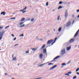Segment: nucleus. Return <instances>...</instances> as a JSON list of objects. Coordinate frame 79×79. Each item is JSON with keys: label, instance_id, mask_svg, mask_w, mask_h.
<instances>
[{"label": "nucleus", "instance_id": "f257e3e1", "mask_svg": "<svg viewBox=\"0 0 79 79\" xmlns=\"http://www.w3.org/2000/svg\"><path fill=\"white\" fill-rule=\"evenodd\" d=\"M5 31L4 30H2L1 31H0V40H1L3 38V33H5Z\"/></svg>", "mask_w": 79, "mask_h": 79}, {"label": "nucleus", "instance_id": "f03ea898", "mask_svg": "<svg viewBox=\"0 0 79 79\" xmlns=\"http://www.w3.org/2000/svg\"><path fill=\"white\" fill-rule=\"evenodd\" d=\"M60 57V56H57L56 57L54 58L53 59V60L50 61V62H55V60H57Z\"/></svg>", "mask_w": 79, "mask_h": 79}, {"label": "nucleus", "instance_id": "7ed1b4c3", "mask_svg": "<svg viewBox=\"0 0 79 79\" xmlns=\"http://www.w3.org/2000/svg\"><path fill=\"white\" fill-rule=\"evenodd\" d=\"M53 42V40L51 39L50 40H48L47 43V45H48V44H51L52 42Z\"/></svg>", "mask_w": 79, "mask_h": 79}, {"label": "nucleus", "instance_id": "20e7f679", "mask_svg": "<svg viewBox=\"0 0 79 79\" xmlns=\"http://www.w3.org/2000/svg\"><path fill=\"white\" fill-rule=\"evenodd\" d=\"M64 53H65V49H63L61 51L60 55H64Z\"/></svg>", "mask_w": 79, "mask_h": 79}, {"label": "nucleus", "instance_id": "39448f33", "mask_svg": "<svg viewBox=\"0 0 79 79\" xmlns=\"http://www.w3.org/2000/svg\"><path fill=\"white\" fill-rule=\"evenodd\" d=\"M59 39V37L56 38L55 39V40L52 43L51 45L50 46H49V47H50V46H52V45H53V44H54V43H55V42H56V40H57V39Z\"/></svg>", "mask_w": 79, "mask_h": 79}, {"label": "nucleus", "instance_id": "423d86ee", "mask_svg": "<svg viewBox=\"0 0 79 79\" xmlns=\"http://www.w3.org/2000/svg\"><path fill=\"white\" fill-rule=\"evenodd\" d=\"M71 24V22L70 21L68 22L66 24V27H69Z\"/></svg>", "mask_w": 79, "mask_h": 79}, {"label": "nucleus", "instance_id": "0eeeda50", "mask_svg": "<svg viewBox=\"0 0 79 79\" xmlns=\"http://www.w3.org/2000/svg\"><path fill=\"white\" fill-rule=\"evenodd\" d=\"M56 66H57V65H54V66H52L51 68L50 69V70H52V69H54V68H56Z\"/></svg>", "mask_w": 79, "mask_h": 79}, {"label": "nucleus", "instance_id": "6e6552de", "mask_svg": "<svg viewBox=\"0 0 79 79\" xmlns=\"http://www.w3.org/2000/svg\"><path fill=\"white\" fill-rule=\"evenodd\" d=\"M65 16L66 18H67V16H68V10H66V11L65 13Z\"/></svg>", "mask_w": 79, "mask_h": 79}, {"label": "nucleus", "instance_id": "1a4fd4ad", "mask_svg": "<svg viewBox=\"0 0 79 79\" xmlns=\"http://www.w3.org/2000/svg\"><path fill=\"white\" fill-rule=\"evenodd\" d=\"M79 29L77 31V32L75 34L74 37H76L77 35H78V33H79Z\"/></svg>", "mask_w": 79, "mask_h": 79}, {"label": "nucleus", "instance_id": "9d476101", "mask_svg": "<svg viewBox=\"0 0 79 79\" xmlns=\"http://www.w3.org/2000/svg\"><path fill=\"white\" fill-rule=\"evenodd\" d=\"M47 53V49H43V53L45 54Z\"/></svg>", "mask_w": 79, "mask_h": 79}, {"label": "nucleus", "instance_id": "9b49d317", "mask_svg": "<svg viewBox=\"0 0 79 79\" xmlns=\"http://www.w3.org/2000/svg\"><path fill=\"white\" fill-rule=\"evenodd\" d=\"M43 57V54H40V59H42V58Z\"/></svg>", "mask_w": 79, "mask_h": 79}, {"label": "nucleus", "instance_id": "f8f14e48", "mask_svg": "<svg viewBox=\"0 0 79 79\" xmlns=\"http://www.w3.org/2000/svg\"><path fill=\"white\" fill-rule=\"evenodd\" d=\"M74 41V39H71L70 40V43H72V42H73Z\"/></svg>", "mask_w": 79, "mask_h": 79}, {"label": "nucleus", "instance_id": "ddd939ff", "mask_svg": "<svg viewBox=\"0 0 79 79\" xmlns=\"http://www.w3.org/2000/svg\"><path fill=\"white\" fill-rule=\"evenodd\" d=\"M5 14H6V13L5 12V11H3L1 12V15H5Z\"/></svg>", "mask_w": 79, "mask_h": 79}, {"label": "nucleus", "instance_id": "4468645a", "mask_svg": "<svg viewBox=\"0 0 79 79\" xmlns=\"http://www.w3.org/2000/svg\"><path fill=\"white\" fill-rule=\"evenodd\" d=\"M45 64H44V63L42 64H41L39 65L38 67H42V66H44V65H45Z\"/></svg>", "mask_w": 79, "mask_h": 79}, {"label": "nucleus", "instance_id": "2eb2a0df", "mask_svg": "<svg viewBox=\"0 0 79 79\" xmlns=\"http://www.w3.org/2000/svg\"><path fill=\"white\" fill-rule=\"evenodd\" d=\"M12 60L13 61H16V60H17V59H16V57H14L12 59Z\"/></svg>", "mask_w": 79, "mask_h": 79}, {"label": "nucleus", "instance_id": "dca6fc26", "mask_svg": "<svg viewBox=\"0 0 79 79\" xmlns=\"http://www.w3.org/2000/svg\"><path fill=\"white\" fill-rule=\"evenodd\" d=\"M66 64H65V63H63L61 65H62V66L61 67V68H63V66H65Z\"/></svg>", "mask_w": 79, "mask_h": 79}, {"label": "nucleus", "instance_id": "f3484780", "mask_svg": "<svg viewBox=\"0 0 79 79\" xmlns=\"http://www.w3.org/2000/svg\"><path fill=\"white\" fill-rule=\"evenodd\" d=\"M24 20H25V18H23L21 19V20H20V21H24Z\"/></svg>", "mask_w": 79, "mask_h": 79}, {"label": "nucleus", "instance_id": "a211bd4d", "mask_svg": "<svg viewBox=\"0 0 79 79\" xmlns=\"http://www.w3.org/2000/svg\"><path fill=\"white\" fill-rule=\"evenodd\" d=\"M71 46H70L69 47H67V50H69L71 49Z\"/></svg>", "mask_w": 79, "mask_h": 79}, {"label": "nucleus", "instance_id": "6ab92c4d", "mask_svg": "<svg viewBox=\"0 0 79 79\" xmlns=\"http://www.w3.org/2000/svg\"><path fill=\"white\" fill-rule=\"evenodd\" d=\"M45 47V44H44L42 47L41 48V49H43L44 47Z\"/></svg>", "mask_w": 79, "mask_h": 79}, {"label": "nucleus", "instance_id": "aec40b11", "mask_svg": "<svg viewBox=\"0 0 79 79\" xmlns=\"http://www.w3.org/2000/svg\"><path fill=\"white\" fill-rule=\"evenodd\" d=\"M48 65H53V64L52 63H49L48 64Z\"/></svg>", "mask_w": 79, "mask_h": 79}, {"label": "nucleus", "instance_id": "412c9836", "mask_svg": "<svg viewBox=\"0 0 79 79\" xmlns=\"http://www.w3.org/2000/svg\"><path fill=\"white\" fill-rule=\"evenodd\" d=\"M38 62V61H36L34 64H33V65H35Z\"/></svg>", "mask_w": 79, "mask_h": 79}, {"label": "nucleus", "instance_id": "4be33fe9", "mask_svg": "<svg viewBox=\"0 0 79 79\" xmlns=\"http://www.w3.org/2000/svg\"><path fill=\"white\" fill-rule=\"evenodd\" d=\"M32 50L33 51H35V50H37V49L36 48H32Z\"/></svg>", "mask_w": 79, "mask_h": 79}, {"label": "nucleus", "instance_id": "5701e85b", "mask_svg": "<svg viewBox=\"0 0 79 79\" xmlns=\"http://www.w3.org/2000/svg\"><path fill=\"white\" fill-rule=\"evenodd\" d=\"M3 27H0V30H2L3 29Z\"/></svg>", "mask_w": 79, "mask_h": 79}, {"label": "nucleus", "instance_id": "b1692460", "mask_svg": "<svg viewBox=\"0 0 79 79\" xmlns=\"http://www.w3.org/2000/svg\"><path fill=\"white\" fill-rule=\"evenodd\" d=\"M46 6H48V2H47L46 3Z\"/></svg>", "mask_w": 79, "mask_h": 79}, {"label": "nucleus", "instance_id": "393cba45", "mask_svg": "<svg viewBox=\"0 0 79 79\" xmlns=\"http://www.w3.org/2000/svg\"><path fill=\"white\" fill-rule=\"evenodd\" d=\"M25 25V24H23V25H21L20 26V27H24V26Z\"/></svg>", "mask_w": 79, "mask_h": 79}, {"label": "nucleus", "instance_id": "a878e982", "mask_svg": "<svg viewBox=\"0 0 79 79\" xmlns=\"http://www.w3.org/2000/svg\"><path fill=\"white\" fill-rule=\"evenodd\" d=\"M22 36L23 37L24 36V34H22V35H19V37H21Z\"/></svg>", "mask_w": 79, "mask_h": 79}, {"label": "nucleus", "instance_id": "bb28decb", "mask_svg": "<svg viewBox=\"0 0 79 79\" xmlns=\"http://www.w3.org/2000/svg\"><path fill=\"white\" fill-rule=\"evenodd\" d=\"M10 27V26H7L5 28V29H6L7 28H8V27Z\"/></svg>", "mask_w": 79, "mask_h": 79}, {"label": "nucleus", "instance_id": "cd10ccee", "mask_svg": "<svg viewBox=\"0 0 79 79\" xmlns=\"http://www.w3.org/2000/svg\"><path fill=\"white\" fill-rule=\"evenodd\" d=\"M24 24V22H22L20 23L19 24V25H22V24Z\"/></svg>", "mask_w": 79, "mask_h": 79}, {"label": "nucleus", "instance_id": "c85d7f7f", "mask_svg": "<svg viewBox=\"0 0 79 79\" xmlns=\"http://www.w3.org/2000/svg\"><path fill=\"white\" fill-rule=\"evenodd\" d=\"M15 19V17H14V18H11L10 19H11H11Z\"/></svg>", "mask_w": 79, "mask_h": 79}, {"label": "nucleus", "instance_id": "c756f323", "mask_svg": "<svg viewBox=\"0 0 79 79\" xmlns=\"http://www.w3.org/2000/svg\"><path fill=\"white\" fill-rule=\"evenodd\" d=\"M79 70V68H78L76 70V72H77V71H78Z\"/></svg>", "mask_w": 79, "mask_h": 79}, {"label": "nucleus", "instance_id": "7c9ffc66", "mask_svg": "<svg viewBox=\"0 0 79 79\" xmlns=\"http://www.w3.org/2000/svg\"><path fill=\"white\" fill-rule=\"evenodd\" d=\"M18 45H19V44H17L15 45L14 46V47H16V46H18Z\"/></svg>", "mask_w": 79, "mask_h": 79}, {"label": "nucleus", "instance_id": "2f4dec72", "mask_svg": "<svg viewBox=\"0 0 79 79\" xmlns=\"http://www.w3.org/2000/svg\"><path fill=\"white\" fill-rule=\"evenodd\" d=\"M76 77H76V76H74V77H73V79H76Z\"/></svg>", "mask_w": 79, "mask_h": 79}, {"label": "nucleus", "instance_id": "473e14b6", "mask_svg": "<svg viewBox=\"0 0 79 79\" xmlns=\"http://www.w3.org/2000/svg\"><path fill=\"white\" fill-rule=\"evenodd\" d=\"M59 19H60V15H59L58 16V18H57V20H59Z\"/></svg>", "mask_w": 79, "mask_h": 79}, {"label": "nucleus", "instance_id": "72a5a7b5", "mask_svg": "<svg viewBox=\"0 0 79 79\" xmlns=\"http://www.w3.org/2000/svg\"><path fill=\"white\" fill-rule=\"evenodd\" d=\"M25 12H26V10L23 11L22 12V13H25Z\"/></svg>", "mask_w": 79, "mask_h": 79}, {"label": "nucleus", "instance_id": "f704fd0d", "mask_svg": "<svg viewBox=\"0 0 79 79\" xmlns=\"http://www.w3.org/2000/svg\"><path fill=\"white\" fill-rule=\"evenodd\" d=\"M16 39V37H15L13 40L14 41H15V40Z\"/></svg>", "mask_w": 79, "mask_h": 79}, {"label": "nucleus", "instance_id": "c9c22d12", "mask_svg": "<svg viewBox=\"0 0 79 79\" xmlns=\"http://www.w3.org/2000/svg\"><path fill=\"white\" fill-rule=\"evenodd\" d=\"M27 8V7H26H26H25L24 8V9H23V11H24V10H25Z\"/></svg>", "mask_w": 79, "mask_h": 79}, {"label": "nucleus", "instance_id": "e433bc0d", "mask_svg": "<svg viewBox=\"0 0 79 79\" xmlns=\"http://www.w3.org/2000/svg\"><path fill=\"white\" fill-rule=\"evenodd\" d=\"M62 3H63V2H60V4H62Z\"/></svg>", "mask_w": 79, "mask_h": 79}, {"label": "nucleus", "instance_id": "4c0bfd02", "mask_svg": "<svg viewBox=\"0 0 79 79\" xmlns=\"http://www.w3.org/2000/svg\"><path fill=\"white\" fill-rule=\"evenodd\" d=\"M65 75H66L67 76H69V73H67L65 74Z\"/></svg>", "mask_w": 79, "mask_h": 79}, {"label": "nucleus", "instance_id": "58836bf2", "mask_svg": "<svg viewBox=\"0 0 79 79\" xmlns=\"http://www.w3.org/2000/svg\"><path fill=\"white\" fill-rule=\"evenodd\" d=\"M68 74H71L72 73V72H69L68 73Z\"/></svg>", "mask_w": 79, "mask_h": 79}, {"label": "nucleus", "instance_id": "ea45409f", "mask_svg": "<svg viewBox=\"0 0 79 79\" xmlns=\"http://www.w3.org/2000/svg\"><path fill=\"white\" fill-rule=\"evenodd\" d=\"M61 27H60V31H61Z\"/></svg>", "mask_w": 79, "mask_h": 79}, {"label": "nucleus", "instance_id": "a19ab883", "mask_svg": "<svg viewBox=\"0 0 79 79\" xmlns=\"http://www.w3.org/2000/svg\"><path fill=\"white\" fill-rule=\"evenodd\" d=\"M29 51H27L26 52V53H29Z\"/></svg>", "mask_w": 79, "mask_h": 79}, {"label": "nucleus", "instance_id": "79ce46f5", "mask_svg": "<svg viewBox=\"0 0 79 79\" xmlns=\"http://www.w3.org/2000/svg\"><path fill=\"white\" fill-rule=\"evenodd\" d=\"M11 36H12V37H14V36H15V35H14L12 34L11 35Z\"/></svg>", "mask_w": 79, "mask_h": 79}, {"label": "nucleus", "instance_id": "37998d69", "mask_svg": "<svg viewBox=\"0 0 79 79\" xmlns=\"http://www.w3.org/2000/svg\"><path fill=\"white\" fill-rule=\"evenodd\" d=\"M34 21V19H33L31 20V21Z\"/></svg>", "mask_w": 79, "mask_h": 79}, {"label": "nucleus", "instance_id": "c03bdc74", "mask_svg": "<svg viewBox=\"0 0 79 79\" xmlns=\"http://www.w3.org/2000/svg\"><path fill=\"white\" fill-rule=\"evenodd\" d=\"M70 63H71V61H70L68 63V64H69Z\"/></svg>", "mask_w": 79, "mask_h": 79}, {"label": "nucleus", "instance_id": "a18cd8bd", "mask_svg": "<svg viewBox=\"0 0 79 79\" xmlns=\"http://www.w3.org/2000/svg\"><path fill=\"white\" fill-rule=\"evenodd\" d=\"M42 79V77H40V78H37V79Z\"/></svg>", "mask_w": 79, "mask_h": 79}, {"label": "nucleus", "instance_id": "49530a36", "mask_svg": "<svg viewBox=\"0 0 79 79\" xmlns=\"http://www.w3.org/2000/svg\"><path fill=\"white\" fill-rule=\"evenodd\" d=\"M60 8L61 9V8H62V6H60Z\"/></svg>", "mask_w": 79, "mask_h": 79}, {"label": "nucleus", "instance_id": "de8ad7c7", "mask_svg": "<svg viewBox=\"0 0 79 79\" xmlns=\"http://www.w3.org/2000/svg\"><path fill=\"white\" fill-rule=\"evenodd\" d=\"M5 75H6V76H7L8 75V74H7V73H5Z\"/></svg>", "mask_w": 79, "mask_h": 79}, {"label": "nucleus", "instance_id": "09e8293b", "mask_svg": "<svg viewBox=\"0 0 79 79\" xmlns=\"http://www.w3.org/2000/svg\"><path fill=\"white\" fill-rule=\"evenodd\" d=\"M23 11H24V10H20V11H22V12H23Z\"/></svg>", "mask_w": 79, "mask_h": 79}, {"label": "nucleus", "instance_id": "8fccbe9b", "mask_svg": "<svg viewBox=\"0 0 79 79\" xmlns=\"http://www.w3.org/2000/svg\"><path fill=\"white\" fill-rule=\"evenodd\" d=\"M77 74H78V75H79V73L78 72L77 73Z\"/></svg>", "mask_w": 79, "mask_h": 79}, {"label": "nucleus", "instance_id": "3c124183", "mask_svg": "<svg viewBox=\"0 0 79 79\" xmlns=\"http://www.w3.org/2000/svg\"><path fill=\"white\" fill-rule=\"evenodd\" d=\"M27 21H30V19H27Z\"/></svg>", "mask_w": 79, "mask_h": 79}, {"label": "nucleus", "instance_id": "603ef678", "mask_svg": "<svg viewBox=\"0 0 79 79\" xmlns=\"http://www.w3.org/2000/svg\"><path fill=\"white\" fill-rule=\"evenodd\" d=\"M58 31H59V32H60V28H59L58 29Z\"/></svg>", "mask_w": 79, "mask_h": 79}, {"label": "nucleus", "instance_id": "864d4df0", "mask_svg": "<svg viewBox=\"0 0 79 79\" xmlns=\"http://www.w3.org/2000/svg\"><path fill=\"white\" fill-rule=\"evenodd\" d=\"M47 63H48V62H47V63H44V64H47Z\"/></svg>", "mask_w": 79, "mask_h": 79}, {"label": "nucleus", "instance_id": "5fc2aeb1", "mask_svg": "<svg viewBox=\"0 0 79 79\" xmlns=\"http://www.w3.org/2000/svg\"><path fill=\"white\" fill-rule=\"evenodd\" d=\"M58 10H59L60 9V6H59L58 8Z\"/></svg>", "mask_w": 79, "mask_h": 79}, {"label": "nucleus", "instance_id": "6e6d98bb", "mask_svg": "<svg viewBox=\"0 0 79 79\" xmlns=\"http://www.w3.org/2000/svg\"><path fill=\"white\" fill-rule=\"evenodd\" d=\"M74 23V20H73V23Z\"/></svg>", "mask_w": 79, "mask_h": 79}, {"label": "nucleus", "instance_id": "4d7b16f0", "mask_svg": "<svg viewBox=\"0 0 79 79\" xmlns=\"http://www.w3.org/2000/svg\"><path fill=\"white\" fill-rule=\"evenodd\" d=\"M50 32V31H47V32Z\"/></svg>", "mask_w": 79, "mask_h": 79}, {"label": "nucleus", "instance_id": "13d9d810", "mask_svg": "<svg viewBox=\"0 0 79 79\" xmlns=\"http://www.w3.org/2000/svg\"><path fill=\"white\" fill-rule=\"evenodd\" d=\"M54 31L55 32V29H54Z\"/></svg>", "mask_w": 79, "mask_h": 79}, {"label": "nucleus", "instance_id": "bf43d9fd", "mask_svg": "<svg viewBox=\"0 0 79 79\" xmlns=\"http://www.w3.org/2000/svg\"><path fill=\"white\" fill-rule=\"evenodd\" d=\"M12 57L13 58V55H12Z\"/></svg>", "mask_w": 79, "mask_h": 79}, {"label": "nucleus", "instance_id": "052dcab7", "mask_svg": "<svg viewBox=\"0 0 79 79\" xmlns=\"http://www.w3.org/2000/svg\"><path fill=\"white\" fill-rule=\"evenodd\" d=\"M55 10H53V11H54Z\"/></svg>", "mask_w": 79, "mask_h": 79}, {"label": "nucleus", "instance_id": "680f3d73", "mask_svg": "<svg viewBox=\"0 0 79 79\" xmlns=\"http://www.w3.org/2000/svg\"><path fill=\"white\" fill-rule=\"evenodd\" d=\"M58 34H59V33H58L57 34V35H58Z\"/></svg>", "mask_w": 79, "mask_h": 79}, {"label": "nucleus", "instance_id": "e2e57ef3", "mask_svg": "<svg viewBox=\"0 0 79 79\" xmlns=\"http://www.w3.org/2000/svg\"><path fill=\"white\" fill-rule=\"evenodd\" d=\"M19 65V64H18V65Z\"/></svg>", "mask_w": 79, "mask_h": 79}, {"label": "nucleus", "instance_id": "0e129e2a", "mask_svg": "<svg viewBox=\"0 0 79 79\" xmlns=\"http://www.w3.org/2000/svg\"><path fill=\"white\" fill-rule=\"evenodd\" d=\"M41 40H42V39H40Z\"/></svg>", "mask_w": 79, "mask_h": 79}, {"label": "nucleus", "instance_id": "69168bd1", "mask_svg": "<svg viewBox=\"0 0 79 79\" xmlns=\"http://www.w3.org/2000/svg\"><path fill=\"white\" fill-rule=\"evenodd\" d=\"M48 63H50V62H48Z\"/></svg>", "mask_w": 79, "mask_h": 79}, {"label": "nucleus", "instance_id": "338daca9", "mask_svg": "<svg viewBox=\"0 0 79 79\" xmlns=\"http://www.w3.org/2000/svg\"><path fill=\"white\" fill-rule=\"evenodd\" d=\"M3 43H2V45H3Z\"/></svg>", "mask_w": 79, "mask_h": 79}, {"label": "nucleus", "instance_id": "774afa93", "mask_svg": "<svg viewBox=\"0 0 79 79\" xmlns=\"http://www.w3.org/2000/svg\"><path fill=\"white\" fill-rule=\"evenodd\" d=\"M59 4H60V2H59Z\"/></svg>", "mask_w": 79, "mask_h": 79}]
</instances>
